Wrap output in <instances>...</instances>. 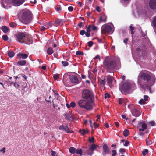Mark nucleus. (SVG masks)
<instances>
[{"instance_id":"nucleus-1","label":"nucleus","mask_w":156,"mask_h":156,"mask_svg":"<svg viewBox=\"0 0 156 156\" xmlns=\"http://www.w3.org/2000/svg\"><path fill=\"white\" fill-rule=\"evenodd\" d=\"M155 81V76L150 72L141 71L138 76V85L144 90L149 88L151 91V87L154 84Z\"/></svg>"},{"instance_id":"nucleus-2","label":"nucleus","mask_w":156,"mask_h":156,"mask_svg":"<svg viewBox=\"0 0 156 156\" xmlns=\"http://www.w3.org/2000/svg\"><path fill=\"white\" fill-rule=\"evenodd\" d=\"M103 64L106 70L108 72L118 70L121 67L120 62L117 63L115 60L106 57L103 62Z\"/></svg>"},{"instance_id":"nucleus-3","label":"nucleus","mask_w":156,"mask_h":156,"mask_svg":"<svg viewBox=\"0 0 156 156\" xmlns=\"http://www.w3.org/2000/svg\"><path fill=\"white\" fill-rule=\"evenodd\" d=\"M31 12L25 9L22 10L19 14V19L23 23L26 24L30 23L32 20Z\"/></svg>"},{"instance_id":"nucleus-4","label":"nucleus","mask_w":156,"mask_h":156,"mask_svg":"<svg viewBox=\"0 0 156 156\" xmlns=\"http://www.w3.org/2000/svg\"><path fill=\"white\" fill-rule=\"evenodd\" d=\"M78 104L80 107L87 110H91L93 108L92 102L84 99L79 100Z\"/></svg>"},{"instance_id":"nucleus-5","label":"nucleus","mask_w":156,"mask_h":156,"mask_svg":"<svg viewBox=\"0 0 156 156\" xmlns=\"http://www.w3.org/2000/svg\"><path fill=\"white\" fill-rule=\"evenodd\" d=\"M82 97L83 98L91 102L94 98V95L92 92L87 89H85L83 90Z\"/></svg>"},{"instance_id":"nucleus-6","label":"nucleus","mask_w":156,"mask_h":156,"mask_svg":"<svg viewBox=\"0 0 156 156\" xmlns=\"http://www.w3.org/2000/svg\"><path fill=\"white\" fill-rule=\"evenodd\" d=\"M131 87V86L129 83L122 81L120 84L119 89L122 94H126L128 93Z\"/></svg>"},{"instance_id":"nucleus-7","label":"nucleus","mask_w":156,"mask_h":156,"mask_svg":"<svg viewBox=\"0 0 156 156\" xmlns=\"http://www.w3.org/2000/svg\"><path fill=\"white\" fill-rule=\"evenodd\" d=\"M112 30V27L106 24L103 25L101 27V31L102 34L110 33Z\"/></svg>"},{"instance_id":"nucleus-8","label":"nucleus","mask_w":156,"mask_h":156,"mask_svg":"<svg viewBox=\"0 0 156 156\" xmlns=\"http://www.w3.org/2000/svg\"><path fill=\"white\" fill-rule=\"evenodd\" d=\"M14 85L15 88L19 89L22 88V87H23L24 86L23 88L22 89V90L23 91H22V93L23 94H25V92L23 91H25V90H26L25 91H27V90H28L27 89L26 87L27 85L24 83H19L16 81L14 82Z\"/></svg>"},{"instance_id":"nucleus-9","label":"nucleus","mask_w":156,"mask_h":156,"mask_svg":"<svg viewBox=\"0 0 156 156\" xmlns=\"http://www.w3.org/2000/svg\"><path fill=\"white\" fill-rule=\"evenodd\" d=\"M26 36L25 34L23 32H20L16 35L17 39L18 41L21 43H24Z\"/></svg>"},{"instance_id":"nucleus-10","label":"nucleus","mask_w":156,"mask_h":156,"mask_svg":"<svg viewBox=\"0 0 156 156\" xmlns=\"http://www.w3.org/2000/svg\"><path fill=\"white\" fill-rule=\"evenodd\" d=\"M137 127L140 131H144L147 129V126L144 122L142 121L138 123Z\"/></svg>"},{"instance_id":"nucleus-11","label":"nucleus","mask_w":156,"mask_h":156,"mask_svg":"<svg viewBox=\"0 0 156 156\" xmlns=\"http://www.w3.org/2000/svg\"><path fill=\"white\" fill-rule=\"evenodd\" d=\"M59 129L64 131L67 133H72L73 132V131L69 130L67 126H64L63 125H61L59 127Z\"/></svg>"},{"instance_id":"nucleus-12","label":"nucleus","mask_w":156,"mask_h":156,"mask_svg":"<svg viewBox=\"0 0 156 156\" xmlns=\"http://www.w3.org/2000/svg\"><path fill=\"white\" fill-rule=\"evenodd\" d=\"M69 78L70 80V82L73 83H77L78 82L77 77L75 75H69Z\"/></svg>"},{"instance_id":"nucleus-13","label":"nucleus","mask_w":156,"mask_h":156,"mask_svg":"<svg viewBox=\"0 0 156 156\" xmlns=\"http://www.w3.org/2000/svg\"><path fill=\"white\" fill-rule=\"evenodd\" d=\"M98 146L95 144H93L91 145L90 147L87 150L88 154H92L93 153V151L96 150Z\"/></svg>"},{"instance_id":"nucleus-14","label":"nucleus","mask_w":156,"mask_h":156,"mask_svg":"<svg viewBox=\"0 0 156 156\" xmlns=\"http://www.w3.org/2000/svg\"><path fill=\"white\" fill-rule=\"evenodd\" d=\"M107 16L104 13L101 14L99 18V22L97 23V25L100 24L101 22H105L107 21Z\"/></svg>"},{"instance_id":"nucleus-15","label":"nucleus","mask_w":156,"mask_h":156,"mask_svg":"<svg viewBox=\"0 0 156 156\" xmlns=\"http://www.w3.org/2000/svg\"><path fill=\"white\" fill-rule=\"evenodd\" d=\"M149 6L152 9H156V0H150L149 2Z\"/></svg>"},{"instance_id":"nucleus-16","label":"nucleus","mask_w":156,"mask_h":156,"mask_svg":"<svg viewBox=\"0 0 156 156\" xmlns=\"http://www.w3.org/2000/svg\"><path fill=\"white\" fill-rule=\"evenodd\" d=\"M103 152L106 154H108L110 152V148L106 144H105L103 146Z\"/></svg>"},{"instance_id":"nucleus-17","label":"nucleus","mask_w":156,"mask_h":156,"mask_svg":"<svg viewBox=\"0 0 156 156\" xmlns=\"http://www.w3.org/2000/svg\"><path fill=\"white\" fill-rule=\"evenodd\" d=\"M25 40L24 43L27 44H32L33 42V40L32 38L28 36H26V38H25Z\"/></svg>"},{"instance_id":"nucleus-18","label":"nucleus","mask_w":156,"mask_h":156,"mask_svg":"<svg viewBox=\"0 0 156 156\" xmlns=\"http://www.w3.org/2000/svg\"><path fill=\"white\" fill-rule=\"evenodd\" d=\"M114 79L113 77L110 75H108L107 76V81L108 85L110 86L112 83Z\"/></svg>"},{"instance_id":"nucleus-19","label":"nucleus","mask_w":156,"mask_h":156,"mask_svg":"<svg viewBox=\"0 0 156 156\" xmlns=\"http://www.w3.org/2000/svg\"><path fill=\"white\" fill-rule=\"evenodd\" d=\"M17 56L20 58H22L23 59H25L28 57V55L26 54L19 53L17 54Z\"/></svg>"},{"instance_id":"nucleus-20","label":"nucleus","mask_w":156,"mask_h":156,"mask_svg":"<svg viewBox=\"0 0 156 156\" xmlns=\"http://www.w3.org/2000/svg\"><path fill=\"white\" fill-rule=\"evenodd\" d=\"M132 115L135 117H138L140 115V113L138 112V110L136 109H134L131 112Z\"/></svg>"},{"instance_id":"nucleus-21","label":"nucleus","mask_w":156,"mask_h":156,"mask_svg":"<svg viewBox=\"0 0 156 156\" xmlns=\"http://www.w3.org/2000/svg\"><path fill=\"white\" fill-rule=\"evenodd\" d=\"M63 22L62 20L61 19H57L54 22V26L57 27L60 24H62Z\"/></svg>"},{"instance_id":"nucleus-22","label":"nucleus","mask_w":156,"mask_h":156,"mask_svg":"<svg viewBox=\"0 0 156 156\" xmlns=\"http://www.w3.org/2000/svg\"><path fill=\"white\" fill-rule=\"evenodd\" d=\"M137 53L139 56H142L143 57L145 56L146 54L145 51L142 50L137 51Z\"/></svg>"},{"instance_id":"nucleus-23","label":"nucleus","mask_w":156,"mask_h":156,"mask_svg":"<svg viewBox=\"0 0 156 156\" xmlns=\"http://www.w3.org/2000/svg\"><path fill=\"white\" fill-rule=\"evenodd\" d=\"M27 61L25 60L19 61L17 62V65L24 66L26 63Z\"/></svg>"},{"instance_id":"nucleus-24","label":"nucleus","mask_w":156,"mask_h":156,"mask_svg":"<svg viewBox=\"0 0 156 156\" xmlns=\"http://www.w3.org/2000/svg\"><path fill=\"white\" fill-rule=\"evenodd\" d=\"M24 1V0H12V2L13 3L19 4L18 5L22 4Z\"/></svg>"},{"instance_id":"nucleus-25","label":"nucleus","mask_w":156,"mask_h":156,"mask_svg":"<svg viewBox=\"0 0 156 156\" xmlns=\"http://www.w3.org/2000/svg\"><path fill=\"white\" fill-rule=\"evenodd\" d=\"M1 29L3 32L5 33L8 32L9 30V28L6 26H3L2 27Z\"/></svg>"},{"instance_id":"nucleus-26","label":"nucleus","mask_w":156,"mask_h":156,"mask_svg":"<svg viewBox=\"0 0 156 156\" xmlns=\"http://www.w3.org/2000/svg\"><path fill=\"white\" fill-rule=\"evenodd\" d=\"M79 132L81 133L82 135H84L86 134H87L88 133V131L87 130H85L84 129H80L79 130Z\"/></svg>"},{"instance_id":"nucleus-27","label":"nucleus","mask_w":156,"mask_h":156,"mask_svg":"<svg viewBox=\"0 0 156 156\" xmlns=\"http://www.w3.org/2000/svg\"><path fill=\"white\" fill-rule=\"evenodd\" d=\"M146 142L147 145H151L153 142L152 141V140H150L149 139L148 137L146 139Z\"/></svg>"},{"instance_id":"nucleus-28","label":"nucleus","mask_w":156,"mask_h":156,"mask_svg":"<svg viewBox=\"0 0 156 156\" xmlns=\"http://www.w3.org/2000/svg\"><path fill=\"white\" fill-rule=\"evenodd\" d=\"M8 55L10 58L13 57L15 55V53L13 51H9L8 52Z\"/></svg>"},{"instance_id":"nucleus-29","label":"nucleus","mask_w":156,"mask_h":156,"mask_svg":"<svg viewBox=\"0 0 156 156\" xmlns=\"http://www.w3.org/2000/svg\"><path fill=\"white\" fill-rule=\"evenodd\" d=\"M69 152L72 154H75L76 152V149L73 147H70L69 150Z\"/></svg>"},{"instance_id":"nucleus-30","label":"nucleus","mask_w":156,"mask_h":156,"mask_svg":"<svg viewBox=\"0 0 156 156\" xmlns=\"http://www.w3.org/2000/svg\"><path fill=\"white\" fill-rule=\"evenodd\" d=\"M52 90L54 93V95L55 98L56 99L58 100L59 97L58 92L56 90Z\"/></svg>"},{"instance_id":"nucleus-31","label":"nucleus","mask_w":156,"mask_h":156,"mask_svg":"<svg viewBox=\"0 0 156 156\" xmlns=\"http://www.w3.org/2000/svg\"><path fill=\"white\" fill-rule=\"evenodd\" d=\"M47 52L48 55H51L54 52V51L52 48L51 47H49L47 50Z\"/></svg>"},{"instance_id":"nucleus-32","label":"nucleus","mask_w":156,"mask_h":156,"mask_svg":"<svg viewBox=\"0 0 156 156\" xmlns=\"http://www.w3.org/2000/svg\"><path fill=\"white\" fill-rule=\"evenodd\" d=\"M129 134V132L128 129H125L123 132V135L125 136H128Z\"/></svg>"},{"instance_id":"nucleus-33","label":"nucleus","mask_w":156,"mask_h":156,"mask_svg":"<svg viewBox=\"0 0 156 156\" xmlns=\"http://www.w3.org/2000/svg\"><path fill=\"white\" fill-rule=\"evenodd\" d=\"M152 24L153 26L156 28V16L153 18Z\"/></svg>"},{"instance_id":"nucleus-34","label":"nucleus","mask_w":156,"mask_h":156,"mask_svg":"<svg viewBox=\"0 0 156 156\" xmlns=\"http://www.w3.org/2000/svg\"><path fill=\"white\" fill-rule=\"evenodd\" d=\"M55 10L58 12H60L61 11L62 8L60 5H58L56 7H55Z\"/></svg>"},{"instance_id":"nucleus-35","label":"nucleus","mask_w":156,"mask_h":156,"mask_svg":"<svg viewBox=\"0 0 156 156\" xmlns=\"http://www.w3.org/2000/svg\"><path fill=\"white\" fill-rule=\"evenodd\" d=\"M105 82V78H104L101 79V81L100 82V84L102 85V87H104Z\"/></svg>"},{"instance_id":"nucleus-36","label":"nucleus","mask_w":156,"mask_h":156,"mask_svg":"<svg viewBox=\"0 0 156 156\" xmlns=\"http://www.w3.org/2000/svg\"><path fill=\"white\" fill-rule=\"evenodd\" d=\"M61 63L64 66H66L69 65L68 62L66 61H62Z\"/></svg>"},{"instance_id":"nucleus-37","label":"nucleus","mask_w":156,"mask_h":156,"mask_svg":"<svg viewBox=\"0 0 156 156\" xmlns=\"http://www.w3.org/2000/svg\"><path fill=\"white\" fill-rule=\"evenodd\" d=\"M10 27L14 28L16 27V24L14 22H12L9 24Z\"/></svg>"},{"instance_id":"nucleus-38","label":"nucleus","mask_w":156,"mask_h":156,"mask_svg":"<svg viewBox=\"0 0 156 156\" xmlns=\"http://www.w3.org/2000/svg\"><path fill=\"white\" fill-rule=\"evenodd\" d=\"M146 101L143 99H140L139 101V103L140 105L146 104Z\"/></svg>"},{"instance_id":"nucleus-39","label":"nucleus","mask_w":156,"mask_h":156,"mask_svg":"<svg viewBox=\"0 0 156 156\" xmlns=\"http://www.w3.org/2000/svg\"><path fill=\"white\" fill-rule=\"evenodd\" d=\"M76 54V55H83L84 54L83 52L80 51H77Z\"/></svg>"},{"instance_id":"nucleus-40","label":"nucleus","mask_w":156,"mask_h":156,"mask_svg":"<svg viewBox=\"0 0 156 156\" xmlns=\"http://www.w3.org/2000/svg\"><path fill=\"white\" fill-rule=\"evenodd\" d=\"M91 25H89L87 28L86 32L90 33L91 31Z\"/></svg>"},{"instance_id":"nucleus-41","label":"nucleus","mask_w":156,"mask_h":156,"mask_svg":"<svg viewBox=\"0 0 156 156\" xmlns=\"http://www.w3.org/2000/svg\"><path fill=\"white\" fill-rule=\"evenodd\" d=\"M76 152L78 154L81 155L82 154V150L81 149H77L76 150Z\"/></svg>"},{"instance_id":"nucleus-42","label":"nucleus","mask_w":156,"mask_h":156,"mask_svg":"<svg viewBox=\"0 0 156 156\" xmlns=\"http://www.w3.org/2000/svg\"><path fill=\"white\" fill-rule=\"evenodd\" d=\"M2 38L3 40L5 41H6L8 40V37L6 35H3L2 36Z\"/></svg>"},{"instance_id":"nucleus-43","label":"nucleus","mask_w":156,"mask_h":156,"mask_svg":"<svg viewBox=\"0 0 156 156\" xmlns=\"http://www.w3.org/2000/svg\"><path fill=\"white\" fill-rule=\"evenodd\" d=\"M148 152V151L147 149H145L144 151H143L142 152V154L143 156H145L146 154H147Z\"/></svg>"},{"instance_id":"nucleus-44","label":"nucleus","mask_w":156,"mask_h":156,"mask_svg":"<svg viewBox=\"0 0 156 156\" xmlns=\"http://www.w3.org/2000/svg\"><path fill=\"white\" fill-rule=\"evenodd\" d=\"M91 25V28L92 30L93 31L97 30L98 29V28L96 26H94V25Z\"/></svg>"},{"instance_id":"nucleus-45","label":"nucleus","mask_w":156,"mask_h":156,"mask_svg":"<svg viewBox=\"0 0 156 156\" xmlns=\"http://www.w3.org/2000/svg\"><path fill=\"white\" fill-rule=\"evenodd\" d=\"M149 124L152 126H155L156 125V123L154 121H151L149 122Z\"/></svg>"},{"instance_id":"nucleus-46","label":"nucleus","mask_w":156,"mask_h":156,"mask_svg":"<svg viewBox=\"0 0 156 156\" xmlns=\"http://www.w3.org/2000/svg\"><path fill=\"white\" fill-rule=\"evenodd\" d=\"M53 78L54 80H56L59 78V76L58 74H55L53 76Z\"/></svg>"},{"instance_id":"nucleus-47","label":"nucleus","mask_w":156,"mask_h":156,"mask_svg":"<svg viewBox=\"0 0 156 156\" xmlns=\"http://www.w3.org/2000/svg\"><path fill=\"white\" fill-rule=\"evenodd\" d=\"M112 152L113 153L112 154V156H115L116 155L117 152L116 150H113L112 151Z\"/></svg>"},{"instance_id":"nucleus-48","label":"nucleus","mask_w":156,"mask_h":156,"mask_svg":"<svg viewBox=\"0 0 156 156\" xmlns=\"http://www.w3.org/2000/svg\"><path fill=\"white\" fill-rule=\"evenodd\" d=\"M87 44L89 47H91L93 44V42L92 41H90L87 43Z\"/></svg>"},{"instance_id":"nucleus-49","label":"nucleus","mask_w":156,"mask_h":156,"mask_svg":"<svg viewBox=\"0 0 156 156\" xmlns=\"http://www.w3.org/2000/svg\"><path fill=\"white\" fill-rule=\"evenodd\" d=\"M144 100L145 101H148L149 97L146 95H145L144 96Z\"/></svg>"},{"instance_id":"nucleus-50","label":"nucleus","mask_w":156,"mask_h":156,"mask_svg":"<svg viewBox=\"0 0 156 156\" xmlns=\"http://www.w3.org/2000/svg\"><path fill=\"white\" fill-rule=\"evenodd\" d=\"M76 104L74 102H72L71 103L70 105V107L73 108L75 106Z\"/></svg>"},{"instance_id":"nucleus-51","label":"nucleus","mask_w":156,"mask_h":156,"mask_svg":"<svg viewBox=\"0 0 156 156\" xmlns=\"http://www.w3.org/2000/svg\"><path fill=\"white\" fill-rule=\"evenodd\" d=\"M86 32L84 30H82L80 31V35L83 36L85 34Z\"/></svg>"},{"instance_id":"nucleus-52","label":"nucleus","mask_w":156,"mask_h":156,"mask_svg":"<svg viewBox=\"0 0 156 156\" xmlns=\"http://www.w3.org/2000/svg\"><path fill=\"white\" fill-rule=\"evenodd\" d=\"M94 128L95 129H96L97 128H98L99 127V124H98L96 122H94Z\"/></svg>"},{"instance_id":"nucleus-53","label":"nucleus","mask_w":156,"mask_h":156,"mask_svg":"<svg viewBox=\"0 0 156 156\" xmlns=\"http://www.w3.org/2000/svg\"><path fill=\"white\" fill-rule=\"evenodd\" d=\"M65 117L67 119H69L70 117L69 113H66L64 115Z\"/></svg>"},{"instance_id":"nucleus-54","label":"nucleus","mask_w":156,"mask_h":156,"mask_svg":"<svg viewBox=\"0 0 156 156\" xmlns=\"http://www.w3.org/2000/svg\"><path fill=\"white\" fill-rule=\"evenodd\" d=\"M110 97V95L109 94L107 93H106L105 94V96H104L105 98L106 99L107 98H109Z\"/></svg>"},{"instance_id":"nucleus-55","label":"nucleus","mask_w":156,"mask_h":156,"mask_svg":"<svg viewBox=\"0 0 156 156\" xmlns=\"http://www.w3.org/2000/svg\"><path fill=\"white\" fill-rule=\"evenodd\" d=\"M94 138L93 137H92L91 138H89V141L90 143H93L94 141Z\"/></svg>"},{"instance_id":"nucleus-56","label":"nucleus","mask_w":156,"mask_h":156,"mask_svg":"<svg viewBox=\"0 0 156 156\" xmlns=\"http://www.w3.org/2000/svg\"><path fill=\"white\" fill-rule=\"evenodd\" d=\"M51 155L52 156H55V154H56V152L55 151H53V150H51Z\"/></svg>"},{"instance_id":"nucleus-57","label":"nucleus","mask_w":156,"mask_h":156,"mask_svg":"<svg viewBox=\"0 0 156 156\" xmlns=\"http://www.w3.org/2000/svg\"><path fill=\"white\" fill-rule=\"evenodd\" d=\"M73 8L72 6H69L68 8V10L69 11L72 12L73 10Z\"/></svg>"},{"instance_id":"nucleus-58","label":"nucleus","mask_w":156,"mask_h":156,"mask_svg":"<svg viewBox=\"0 0 156 156\" xmlns=\"http://www.w3.org/2000/svg\"><path fill=\"white\" fill-rule=\"evenodd\" d=\"M125 149H124L121 148L120 149L119 152L122 154H123L125 152Z\"/></svg>"},{"instance_id":"nucleus-59","label":"nucleus","mask_w":156,"mask_h":156,"mask_svg":"<svg viewBox=\"0 0 156 156\" xmlns=\"http://www.w3.org/2000/svg\"><path fill=\"white\" fill-rule=\"evenodd\" d=\"M121 117H122V119H125L126 120H127L128 119V118H126V115H121Z\"/></svg>"},{"instance_id":"nucleus-60","label":"nucleus","mask_w":156,"mask_h":156,"mask_svg":"<svg viewBox=\"0 0 156 156\" xmlns=\"http://www.w3.org/2000/svg\"><path fill=\"white\" fill-rule=\"evenodd\" d=\"M139 134L140 136H144L145 135V133H144L140 131L139 132ZM142 137H143V136H142Z\"/></svg>"},{"instance_id":"nucleus-61","label":"nucleus","mask_w":156,"mask_h":156,"mask_svg":"<svg viewBox=\"0 0 156 156\" xmlns=\"http://www.w3.org/2000/svg\"><path fill=\"white\" fill-rule=\"evenodd\" d=\"M119 104H122L123 103V100L121 98H119Z\"/></svg>"},{"instance_id":"nucleus-62","label":"nucleus","mask_w":156,"mask_h":156,"mask_svg":"<svg viewBox=\"0 0 156 156\" xmlns=\"http://www.w3.org/2000/svg\"><path fill=\"white\" fill-rule=\"evenodd\" d=\"M129 144V142L128 140H126L125 144H124V145L125 146H127Z\"/></svg>"},{"instance_id":"nucleus-63","label":"nucleus","mask_w":156,"mask_h":156,"mask_svg":"<svg viewBox=\"0 0 156 156\" xmlns=\"http://www.w3.org/2000/svg\"><path fill=\"white\" fill-rule=\"evenodd\" d=\"M128 41V39L127 38H126L125 39L123 40V42L126 45L127 43V41Z\"/></svg>"},{"instance_id":"nucleus-64","label":"nucleus","mask_w":156,"mask_h":156,"mask_svg":"<svg viewBox=\"0 0 156 156\" xmlns=\"http://www.w3.org/2000/svg\"><path fill=\"white\" fill-rule=\"evenodd\" d=\"M83 26V23L82 22H80L78 24V26L79 27H80V28L81 27H82V26Z\"/></svg>"}]
</instances>
